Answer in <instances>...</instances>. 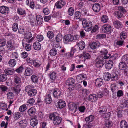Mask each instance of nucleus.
I'll list each match as a JSON object with an SVG mask.
<instances>
[{
  "label": "nucleus",
  "mask_w": 128,
  "mask_h": 128,
  "mask_svg": "<svg viewBox=\"0 0 128 128\" xmlns=\"http://www.w3.org/2000/svg\"><path fill=\"white\" fill-rule=\"evenodd\" d=\"M49 118L53 121V123L55 125H59L62 121V118L58 116H56L54 114H52L49 116Z\"/></svg>",
  "instance_id": "f257e3e1"
},
{
  "label": "nucleus",
  "mask_w": 128,
  "mask_h": 128,
  "mask_svg": "<svg viewBox=\"0 0 128 128\" xmlns=\"http://www.w3.org/2000/svg\"><path fill=\"white\" fill-rule=\"evenodd\" d=\"M82 24L83 28L86 31L88 32L92 30V24L91 21L84 19L82 20Z\"/></svg>",
  "instance_id": "f03ea898"
},
{
  "label": "nucleus",
  "mask_w": 128,
  "mask_h": 128,
  "mask_svg": "<svg viewBox=\"0 0 128 128\" xmlns=\"http://www.w3.org/2000/svg\"><path fill=\"white\" fill-rule=\"evenodd\" d=\"M34 87L30 85H28L25 87V90L28 92V95L30 96H34L37 93L36 90L34 89Z\"/></svg>",
  "instance_id": "7ed1b4c3"
},
{
  "label": "nucleus",
  "mask_w": 128,
  "mask_h": 128,
  "mask_svg": "<svg viewBox=\"0 0 128 128\" xmlns=\"http://www.w3.org/2000/svg\"><path fill=\"white\" fill-rule=\"evenodd\" d=\"M75 82L74 80L71 78L68 79L66 80V84L68 86V88L70 90H73L74 88L73 84Z\"/></svg>",
  "instance_id": "20e7f679"
},
{
  "label": "nucleus",
  "mask_w": 128,
  "mask_h": 128,
  "mask_svg": "<svg viewBox=\"0 0 128 128\" xmlns=\"http://www.w3.org/2000/svg\"><path fill=\"white\" fill-rule=\"evenodd\" d=\"M24 37L26 38V39L24 40L23 42H22L23 46H24V42L26 40V41H28V42H30L32 40L33 38H32L30 40L28 39V38H30L32 36V35L31 33L29 32H24Z\"/></svg>",
  "instance_id": "39448f33"
},
{
  "label": "nucleus",
  "mask_w": 128,
  "mask_h": 128,
  "mask_svg": "<svg viewBox=\"0 0 128 128\" xmlns=\"http://www.w3.org/2000/svg\"><path fill=\"white\" fill-rule=\"evenodd\" d=\"M112 30L111 26L110 24H105L102 26V30L104 33L110 32Z\"/></svg>",
  "instance_id": "423d86ee"
},
{
  "label": "nucleus",
  "mask_w": 128,
  "mask_h": 128,
  "mask_svg": "<svg viewBox=\"0 0 128 128\" xmlns=\"http://www.w3.org/2000/svg\"><path fill=\"white\" fill-rule=\"evenodd\" d=\"M66 4V3L63 0H60L57 2L55 4L56 8H61Z\"/></svg>",
  "instance_id": "0eeeda50"
},
{
  "label": "nucleus",
  "mask_w": 128,
  "mask_h": 128,
  "mask_svg": "<svg viewBox=\"0 0 128 128\" xmlns=\"http://www.w3.org/2000/svg\"><path fill=\"white\" fill-rule=\"evenodd\" d=\"M103 58H101V59L99 58L98 60H97L96 65L97 67H102L103 66L104 64V62H103Z\"/></svg>",
  "instance_id": "6e6552de"
},
{
  "label": "nucleus",
  "mask_w": 128,
  "mask_h": 128,
  "mask_svg": "<svg viewBox=\"0 0 128 128\" xmlns=\"http://www.w3.org/2000/svg\"><path fill=\"white\" fill-rule=\"evenodd\" d=\"M100 53L102 55H104V56L103 58L104 59H107L109 58L110 56V54H108V51L106 49H103L100 51Z\"/></svg>",
  "instance_id": "1a4fd4ad"
},
{
  "label": "nucleus",
  "mask_w": 128,
  "mask_h": 128,
  "mask_svg": "<svg viewBox=\"0 0 128 128\" xmlns=\"http://www.w3.org/2000/svg\"><path fill=\"white\" fill-rule=\"evenodd\" d=\"M9 12L8 8L5 6H2L0 7V12L2 14H6Z\"/></svg>",
  "instance_id": "9d476101"
},
{
  "label": "nucleus",
  "mask_w": 128,
  "mask_h": 128,
  "mask_svg": "<svg viewBox=\"0 0 128 128\" xmlns=\"http://www.w3.org/2000/svg\"><path fill=\"white\" fill-rule=\"evenodd\" d=\"M92 8L93 11L96 12H98L100 9V5L98 3H95L94 4Z\"/></svg>",
  "instance_id": "9b49d317"
},
{
  "label": "nucleus",
  "mask_w": 128,
  "mask_h": 128,
  "mask_svg": "<svg viewBox=\"0 0 128 128\" xmlns=\"http://www.w3.org/2000/svg\"><path fill=\"white\" fill-rule=\"evenodd\" d=\"M30 122L31 126H34L37 124L38 123V121L37 119L34 116L33 118L30 120Z\"/></svg>",
  "instance_id": "f8f14e48"
},
{
  "label": "nucleus",
  "mask_w": 128,
  "mask_h": 128,
  "mask_svg": "<svg viewBox=\"0 0 128 128\" xmlns=\"http://www.w3.org/2000/svg\"><path fill=\"white\" fill-rule=\"evenodd\" d=\"M103 80L100 78H98L95 80V84L96 86L100 87L103 84Z\"/></svg>",
  "instance_id": "ddd939ff"
},
{
  "label": "nucleus",
  "mask_w": 128,
  "mask_h": 128,
  "mask_svg": "<svg viewBox=\"0 0 128 128\" xmlns=\"http://www.w3.org/2000/svg\"><path fill=\"white\" fill-rule=\"evenodd\" d=\"M28 122L26 120H21L19 122V126L22 128H26L27 126Z\"/></svg>",
  "instance_id": "4468645a"
},
{
  "label": "nucleus",
  "mask_w": 128,
  "mask_h": 128,
  "mask_svg": "<svg viewBox=\"0 0 128 128\" xmlns=\"http://www.w3.org/2000/svg\"><path fill=\"white\" fill-rule=\"evenodd\" d=\"M111 90L113 94L116 96V94L117 91L118 90V88H117L115 84H112L111 86ZM113 96H114V95H113Z\"/></svg>",
  "instance_id": "2eb2a0df"
},
{
  "label": "nucleus",
  "mask_w": 128,
  "mask_h": 128,
  "mask_svg": "<svg viewBox=\"0 0 128 128\" xmlns=\"http://www.w3.org/2000/svg\"><path fill=\"white\" fill-rule=\"evenodd\" d=\"M33 70L32 68L28 67L26 70L25 72V75L27 76H30L32 74Z\"/></svg>",
  "instance_id": "dca6fc26"
},
{
  "label": "nucleus",
  "mask_w": 128,
  "mask_h": 128,
  "mask_svg": "<svg viewBox=\"0 0 128 128\" xmlns=\"http://www.w3.org/2000/svg\"><path fill=\"white\" fill-rule=\"evenodd\" d=\"M97 97L96 94H92L88 96V100L92 102H96L97 100Z\"/></svg>",
  "instance_id": "f3484780"
},
{
  "label": "nucleus",
  "mask_w": 128,
  "mask_h": 128,
  "mask_svg": "<svg viewBox=\"0 0 128 128\" xmlns=\"http://www.w3.org/2000/svg\"><path fill=\"white\" fill-rule=\"evenodd\" d=\"M60 91L59 90L56 89L53 91V94L54 97L57 98H60Z\"/></svg>",
  "instance_id": "a211bd4d"
},
{
  "label": "nucleus",
  "mask_w": 128,
  "mask_h": 128,
  "mask_svg": "<svg viewBox=\"0 0 128 128\" xmlns=\"http://www.w3.org/2000/svg\"><path fill=\"white\" fill-rule=\"evenodd\" d=\"M117 72L113 73L111 75L112 80L113 81H115L118 80V75L116 73Z\"/></svg>",
  "instance_id": "6ab92c4d"
},
{
  "label": "nucleus",
  "mask_w": 128,
  "mask_h": 128,
  "mask_svg": "<svg viewBox=\"0 0 128 128\" xmlns=\"http://www.w3.org/2000/svg\"><path fill=\"white\" fill-rule=\"evenodd\" d=\"M113 62L112 60H109L105 64V66L107 69H110L113 67Z\"/></svg>",
  "instance_id": "aec40b11"
},
{
  "label": "nucleus",
  "mask_w": 128,
  "mask_h": 128,
  "mask_svg": "<svg viewBox=\"0 0 128 128\" xmlns=\"http://www.w3.org/2000/svg\"><path fill=\"white\" fill-rule=\"evenodd\" d=\"M77 105L74 103L70 102L68 104V106L70 110H73L75 109V110L77 109Z\"/></svg>",
  "instance_id": "412c9836"
},
{
  "label": "nucleus",
  "mask_w": 128,
  "mask_h": 128,
  "mask_svg": "<svg viewBox=\"0 0 128 128\" xmlns=\"http://www.w3.org/2000/svg\"><path fill=\"white\" fill-rule=\"evenodd\" d=\"M16 86L14 88L13 90L15 93L18 94L20 91L21 85L20 84L16 85Z\"/></svg>",
  "instance_id": "4be33fe9"
},
{
  "label": "nucleus",
  "mask_w": 128,
  "mask_h": 128,
  "mask_svg": "<svg viewBox=\"0 0 128 128\" xmlns=\"http://www.w3.org/2000/svg\"><path fill=\"white\" fill-rule=\"evenodd\" d=\"M121 128H128V126L127 122L124 120H121L120 123Z\"/></svg>",
  "instance_id": "5701e85b"
},
{
  "label": "nucleus",
  "mask_w": 128,
  "mask_h": 128,
  "mask_svg": "<svg viewBox=\"0 0 128 128\" xmlns=\"http://www.w3.org/2000/svg\"><path fill=\"white\" fill-rule=\"evenodd\" d=\"M58 106L59 108H62L66 106L65 102L62 100H60L58 102Z\"/></svg>",
  "instance_id": "b1692460"
},
{
  "label": "nucleus",
  "mask_w": 128,
  "mask_h": 128,
  "mask_svg": "<svg viewBox=\"0 0 128 128\" xmlns=\"http://www.w3.org/2000/svg\"><path fill=\"white\" fill-rule=\"evenodd\" d=\"M44 100L46 102L47 104H50L52 102V99L51 96L49 94H48L46 95Z\"/></svg>",
  "instance_id": "393cba45"
},
{
  "label": "nucleus",
  "mask_w": 128,
  "mask_h": 128,
  "mask_svg": "<svg viewBox=\"0 0 128 128\" xmlns=\"http://www.w3.org/2000/svg\"><path fill=\"white\" fill-rule=\"evenodd\" d=\"M36 19L38 25H40L42 24L43 19L42 16L40 15H37L36 16Z\"/></svg>",
  "instance_id": "a878e982"
},
{
  "label": "nucleus",
  "mask_w": 128,
  "mask_h": 128,
  "mask_svg": "<svg viewBox=\"0 0 128 128\" xmlns=\"http://www.w3.org/2000/svg\"><path fill=\"white\" fill-rule=\"evenodd\" d=\"M33 47L35 50H40L41 48L40 44L38 42H34L33 44Z\"/></svg>",
  "instance_id": "bb28decb"
},
{
  "label": "nucleus",
  "mask_w": 128,
  "mask_h": 128,
  "mask_svg": "<svg viewBox=\"0 0 128 128\" xmlns=\"http://www.w3.org/2000/svg\"><path fill=\"white\" fill-rule=\"evenodd\" d=\"M77 45L80 50H83L85 48V44L82 41H81L77 43Z\"/></svg>",
  "instance_id": "cd10ccee"
},
{
  "label": "nucleus",
  "mask_w": 128,
  "mask_h": 128,
  "mask_svg": "<svg viewBox=\"0 0 128 128\" xmlns=\"http://www.w3.org/2000/svg\"><path fill=\"white\" fill-rule=\"evenodd\" d=\"M17 12L20 15L26 14V11L24 9L21 8H18L17 9Z\"/></svg>",
  "instance_id": "c85d7f7f"
},
{
  "label": "nucleus",
  "mask_w": 128,
  "mask_h": 128,
  "mask_svg": "<svg viewBox=\"0 0 128 128\" xmlns=\"http://www.w3.org/2000/svg\"><path fill=\"white\" fill-rule=\"evenodd\" d=\"M100 45V43L98 42H93L90 45V48L92 49H95L98 47Z\"/></svg>",
  "instance_id": "c756f323"
},
{
  "label": "nucleus",
  "mask_w": 128,
  "mask_h": 128,
  "mask_svg": "<svg viewBox=\"0 0 128 128\" xmlns=\"http://www.w3.org/2000/svg\"><path fill=\"white\" fill-rule=\"evenodd\" d=\"M4 72L6 74L12 75L14 73V70L12 69H6L4 70Z\"/></svg>",
  "instance_id": "7c9ffc66"
},
{
  "label": "nucleus",
  "mask_w": 128,
  "mask_h": 128,
  "mask_svg": "<svg viewBox=\"0 0 128 128\" xmlns=\"http://www.w3.org/2000/svg\"><path fill=\"white\" fill-rule=\"evenodd\" d=\"M94 118V116L91 115L85 118V121L86 122H90L93 121Z\"/></svg>",
  "instance_id": "2f4dec72"
},
{
  "label": "nucleus",
  "mask_w": 128,
  "mask_h": 128,
  "mask_svg": "<svg viewBox=\"0 0 128 128\" xmlns=\"http://www.w3.org/2000/svg\"><path fill=\"white\" fill-rule=\"evenodd\" d=\"M28 114L30 116L34 115L36 112V110L34 108H31L28 111Z\"/></svg>",
  "instance_id": "473e14b6"
},
{
  "label": "nucleus",
  "mask_w": 128,
  "mask_h": 128,
  "mask_svg": "<svg viewBox=\"0 0 128 128\" xmlns=\"http://www.w3.org/2000/svg\"><path fill=\"white\" fill-rule=\"evenodd\" d=\"M21 79L20 77L18 76H16L14 77V82L16 85L20 84L21 85Z\"/></svg>",
  "instance_id": "72a5a7b5"
},
{
  "label": "nucleus",
  "mask_w": 128,
  "mask_h": 128,
  "mask_svg": "<svg viewBox=\"0 0 128 128\" xmlns=\"http://www.w3.org/2000/svg\"><path fill=\"white\" fill-rule=\"evenodd\" d=\"M31 80L34 83H37L38 81V76L35 75H32L31 77Z\"/></svg>",
  "instance_id": "f704fd0d"
},
{
  "label": "nucleus",
  "mask_w": 128,
  "mask_h": 128,
  "mask_svg": "<svg viewBox=\"0 0 128 128\" xmlns=\"http://www.w3.org/2000/svg\"><path fill=\"white\" fill-rule=\"evenodd\" d=\"M7 76L6 74H2L0 76V81L4 82L7 79Z\"/></svg>",
  "instance_id": "c9c22d12"
},
{
  "label": "nucleus",
  "mask_w": 128,
  "mask_h": 128,
  "mask_svg": "<svg viewBox=\"0 0 128 128\" xmlns=\"http://www.w3.org/2000/svg\"><path fill=\"white\" fill-rule=\"evenodd\" d=\"M50 77L51 80H54L57 77L56 73L55 72H53L50 74Z\"/></svg>",
  "instance_id": "e433bc0d"
},
{
  "label": "nucleus",
  "mask_w": 128,
  "mask_h": 128,
  "mask_svg": "<svg viewBox=\"0 0 128 128\" xmlns=\"http://www.w3.org/2000/svg\"><path fill=\"white\" fill-rule=\"evenodd\" d=\"M33 63L34 66L36 67H38L41 64V62L38 60H33Z\"/></svg>",
  "instance_id": "4c0bfd02"
},
{
  "label": "nucleus",
  "mask_w": 128,
  "mask_h": 128,
  "mask_svg": "<svg viewBox=\"0 0 128 128\" xmlns=\"http://www.w3.org/2000/svg\"><path fill=\"white\" fill-rule=\"evenodd\" d=\"M126 63V62L122 61L120 62L119 64V67L120 69L123 70L124 68L127 66Z\"/></svg>",
  "instance_id": "58836bf2"
},
{
  "label": "nucleus",
  "mask_w": 128,
  "mask_h": 128,
  "mask_svg": "<svg viewBox=\"0 0 128 128\" xmlns=\"http://www.w3.org/2000/svg\"><path fill=\"white\" fill-rule=\"evenodd\" d=\"M57 53V51L55 48H53L51 49L50 51V54L52 56H56Z\"/></svg>",
  "instance_id": "ea45409f"
},
{
  "label": "nucleus",
  "mask_w": 128,
  "mask_h": 128,
  "mask_svg": "<svg viewBox=\"0 0 128 128\" xmlns=\"http://www.w3.org/2000/svg\"><path fill=\"white\" fill-rule=\"evenodd\" d=\"M114 23L115 27L118 29L122 27V25L121 23L119 21L116 20L114 21Z\"/></svg>",
  "instance_id": "a19ab883"
},
{
  "label": "nucleus",
  "mask_w": 128,
  "mask_h": 128,
  "mask_svg": "<svg viewBox=\"0 0 128 128\" xmlns=\"http://www.w3.org/2000/svg\"><path fill=\"white\" fill-rule=\"evenodd\" d=\"M101 19L102 22L104 23L107 22L108 20V16L105 15H102Z\"/></svg>",
  "instance_id": "79ce46f5"
},
{
  "label": "nucleus",
  "mask_w": 128,
  "mask_h": 128,
  "mask_svg": "<svg viewBox=\"0 0 128 128\" xmlns=\"http://www.w3.org/2000/svg\"><path fill=\"white\" fill-rule=\"evenodd\" d=\"M104 78L105 80L108 81L111 78L110 74L108 72H106L104 75Z\"/></svg>",
  "instance_id": "37998d69"
},
{
  "label": "nucleus",
  "mask_w": 128,
  "mask_h": 128,
  "mask_svg": "<svg viewBox=\"0 0 128 128\" xmlns=\"http://www.w3.org/2000/svg\"><path fill=\"white\" fill-rule=\"evenodd\" d=\"M8 64L11 67L14 66L16 64V60L14 59H10L8 62Z\"/></svg>",
  "instance_id": "c03bdc74"
},
{
  "label": "nucleus",
  "mask_w": 128,
  "mask_h": 128,
  "mask_svg": "<svg viewBox=\"0 0 128 128\" xmlns=\"http://www.w3.org/2000/svg\"><path fill=\"white\" fill-rule=\"evenodd\" d=\"M122 61L128 64V55L126 54L122 56Z\"/></svg>",
  "instance_id": "a18cd8bd"
},
{
  "label": "nucleus",
  "mask_w": 128,
  "mask_h": 128,
  "mask_svg": "<svg viewBox=\"0 0 128 128\" xmlns=\"http://www.w3.org/2000/svg\"><path fill=\"white\" fill-rule=\"evenodd\" d=\"M34 103V100L33 98H30L28 100L27 104L28 105H32Z\"/></svg>",
  "instance_id": "49530a36"
},
{
  "label": "nucleus",
  "mask_w": 128,
  "mask_h": 128,
  "mask_svg": "<svg viewBox=\"0 0 128 128\" xmlns=\"http://www.w3.org/2000/svg\"><path fill=\"white\" fill-rule=\"evenodd\" d=\"M13 42L14 41L12 40H10L8 41L7 45L8 48H10L13 47Z\"/></svg>",
  "instance_id": "de8ad7c7"
},
{
  "label": "nucleus",
  "mask_w": 128,
  "mask_h": 128,
  "mask_svg": "<svg viewBox=\"0 0 128 128\" xmlns=\"http://www.w3.org/2000/svg\"><path fill=\"white\" fill-rule=\"evenodd\" d=\"M14 118L16 120L19 118L21 116V114L18 112H16L14 114Z\"/></svg>",
  "instance_id": "09e8293b"
},
{
  "label": "nucleus",
  "mask_w": 128,
  "mask_h": 128,
  "mask_svg": "<svg viewBox=\"0 0 128 128\" xmlns=\"http://www.w3.org/2000/svg\"><path fill=\"white\" fill-rule=\"evenodd\" d=\"M83 57L84 60L88 59H90L91 56L89 54L83 52Z\"/></svg>",
  "instance_id": "8fccbe9b"
},
{
  "label": "nucleus",
  "mask_w": 128,
  "mask_h": 128,
  "mask_svg": "<svg viewBox=\"0 0 128 128\" xmlns=\"http://www.w3.org/2000/svg\"><path fill=\"white\" fill-rule=\"evenodd\" d=\"M6 95L8 99H12L14 96V94L12 92H8L6 94Z\"/></svg>",
  "instance_id": "3c124183"
},
{
  "label": "nucleus",
  "mask_w": 128,
  "mask_h": 128,
  "mask_svg": "<svg viewBox=\"0 0 128 128\" xmlns=\"http://www.w3.org/2000/svg\"><path fill=\"white\" fill-rule=\"evenodd\" d=\"M81 15V14L80 12L76 11L75 13V18L76 19H79L80 18Z\"/></svg>",
  "instance_id": "603ef678"
},
{
  "label": "nucleus",
  "mask_w": 128,
  "mask_h": 128,
  "mask_svg": "<svg viewBox=\"0 0 128 128\" xmlns=\"http://www.w3.org/2000/svg\"><path fill=\"white\" fill-rule=\"evenodd\" d=\"M114 13L116 14L117 17L118 18H120L122 16V14L120 12L116 11L114 12Z\"/></svg>",
  "instance_id": "864d4df0"
},
{
  "label": "nucleus",
  "mask_w": 128,
  "mask_h": 128,
  "mask_svg": "<svg viewBox=\"0 0 128 128\" xmlns=\"http://www.w3.org/2000/svg\"><path fill=\"white\" fill-rule=\"evenodd\" d=\"M54 34L51 31H49L47 34V36L50 38L52 39L54 37Z\"/></svg>",
  "instance_id": "5fc2aeb1"
},
{
  "label": "nucleus",
  "mask_w": 128,
  "mask_h": 128,
  "mask_svg": "<svg viewBox=\"0 0 128 128\" xmlns=\"http://www.w3.org/2000/svg\"><path fill=\"white\" fill-rule=\"evenodd\" d=\"M18 25L17 23H14L13 24L12 28L14 32L16 31L18 28Z\"/></svg>",
  "instance_id": "6e6d98bb"
},
{
  "label": "nucleus",
  "mask_w": 128,
  "mask_h": 128,
  "mask_svg": "<svg viewBox=\"0 0 128 128\" xmlns=\"http://www.w3.org/2000/svg\"><path fill=\"white\" fill-rule=\"evenodd\" d=\"M26 109V106L25 104H23L20 106L19 108V110L22 112L24 111Z\"/></svg>",
  "instance_id": "4d7b16f0"
},
{
  "label": "nucleus",
  "mask_w": 128,
  "mask_h": 128,
  "mask_svg": "<svg viewBox=\"0 0 128 128\" xmlns=\"http://www.w3.org/2000/svg\"><path fill=\"white\" fill-rule=\"evenodd\" d=\"M101 110L99 111V112L101 114H104L107 111V109L105 107H102Z\"/></svg>",
  "instance_id": "13d9d810"
},
{
  "label": "nucleus",
  "mask_w": 128,
  "mask_h": 128,
  "mask_svg": "<svg viewBox=\"0 0 128 128\" xmlns=\"http://www.w3.org/2000/svg\"><path fill=\"white\" fill-rule=\"evenodd\" d=\"M68 14L70 16H72L74 12V8L72 7L70 8L68 10Z\"/></svg>",
  "instance_id": "bf43d9fd"
},
{
  "label": "nucleus",
  "mask_w": 128,
  "mask_h": 128,
  "mask_svg": "<svg viewBox=\"0 0 128 128\" xmlns=\"http://www.w3.org/2000/svg\"><path fill=\"white\" fill-rule=\"evenodd\" d=\"M36 38L37 40L39 42H41L43 40L44 37L42 35H38L36 36Z\"/></svg>",
  "instance_id": "052dcab7"
},
{
  "label": "nucleus",
  "mask_w": 128,
  "mask_h": 128,
  "mask_svg": "<svg viewBox=\"0 0 128 128\" xmlns=\"http://www.w3.org/2000/svg\"><path fill=\"white\" fill-rule=\"evenodd\" d=\"M62 38L61 35L58 34L56 38V42H60L62 40Z\"/></svg>",
  "instance_id": "680f3d73"
},
{
  "label": "nucleus",
  "mask_w": 128,
  "mask_h": 128,
  "mask_svg": "<svg viewBox=\"0 0 128 128\" xmlns=\"http://www.w3.org/2000/svg\"><path fill=\"white\" fill-rule=\"evenodd\" d=\"M110 112H108L106 114H104V118H105L106 120H108L110 118Z\"/></svg>",
  "instance_id": "e2e57ef3"
},
{
  "label": "nucleus",
  "mask_w": 128,
  "mask_h": 128,
  "mask_svg": "<svg viewBox=\"0 0 128 128\" xmlns=\"http://www.w3.org/2000/svg\"><path fill=\"white\" fill-rule=\"evenodd\" d=\"M106 37V36L104 34H98L96 36V38L98 39H100Z\"/></svg>",
  "instance_id": "0e129e2a"
},
{
  "label": "nucleus",
  "mask_w": 128,
  "mask_h": 128,
  "mask_svg": "<svg viewBox=\"0 0 128 128\" xmlns=\"http://www.w3.org/2000/svg\"><path fill=\"white\" fill-rule=\"evenodd\" d=\"M6 41L5 40L1 39L0 40V46H2L5 45Z\"/></svg>",
  "instance_id": "69168bd1"
},
{
  "label": "nucleus",
  "mask_w": 128,
  "mask_h": 128,
  "mask_svg": "<svg viewBox=\"0 0 128 128\" xmlns=\"http://www.w3.org/2000/svg\"><path fill=\"white\" fill-rule=\"evenodd\" d=\"M123 95V92L121 90H119L117 93V96L118 97H120L122 96Z\"/></svg>",
  "instance_id": "338daca9"
},
{
  "label": "nucleus",
  "mask_w": 128,
  "mask_h": 128,
  "mask_svg": "<svg viewBox=\"0 0 128 128\" xmlns=\"http://www.w3.org/2000/svg\"><path fill=\"white\" fill-rule=\"evenodd\" d=\"M0 88L2 92L6 91L8 89V88L6 86L3 85L0 86Z\"/></svg>",
  "instance_id": "774afa93"
}]
</instances>
